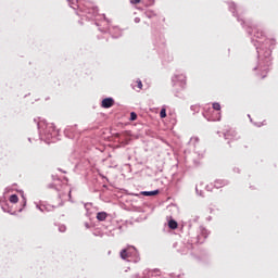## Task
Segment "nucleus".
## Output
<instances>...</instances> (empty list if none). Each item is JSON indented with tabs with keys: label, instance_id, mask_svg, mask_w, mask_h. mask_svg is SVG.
<instances>
[{
	"label": "nucleus",
	"instance_id": "1",
	"mask_svg": "<svg viewBox=\"0 0 278 278\" xmlns=\"http://www.w3.org/2000/svg\"><path fill=\"white\" fill-rule=\"evenodd\" d=\"M248 34L253 35L252 42H254V47H256V51L258 54V62L257 65L253 68V71H260L262 75V79L266 77V74L268 73V68L270 67V64H273V59L270 55H273V51L270 48H267L273 40L265 39L263 42L261 41L262 38H264V31H260V29L254 28V31L248 30Z\"/></svg>",
	"mask_w": 278,
	"mask_h": 278
},
{
	"label": "nucleus",
	"instance_id": "2",
	"mask_svg": "<svg viewBox=\"0 0 278 278\" xmlns=\"http://www.w3.org/2000/svg\"><path fill=\"white\" fill-rule=\"evenodd\" d=\"M67 3L73 10H77V8H79L80 12H84L87 18H96L99 16V9L93 7L90 2H87L83 9L79 7V4H77V1L75 0H67Z\"/></svg>",
	"mask_w": 278,
	"mask_h": 278
},
{
	"label": "nucleus",
	"instance_id": "3",
	"mask_svg": "<svg viewBox=\"0 0 278 278\" xmlns=\"http://www.w3.org/2000/svg\"><path fill=\"white\" fill-rule=\"evenodd\" d=\"M122 260H127L128 262L138 263L140 261V254L138 253V249L134 245H128L127 249L121 251Z\"/></svg>",
	"mask_w": 278,
	"mask_h": 278
},
{
	"label": "nucleus",
	"instance_id": "4",
	"mask_svg": "<svg viewBox=\"0 0 278 278\" xmlns=\"http://www.w3.org/2000/svg\"><path fill=\"white\" fill-rule=\"evenodd\" d=\"M43 134L47 140H53V138L58 136V129L55 128V124H47Z\"/></svg>",
	"mask_w": 278,
	"mask_h": 278
},
{
	"label": "nucleus",
	"instance_id": "5",
	"mask_svg": "<svg viewBox=\"0 0 278 278\" xmlns=\"http://www.w3.org/2000/svg\"><path fill=\"white\" fill-rule=\"evenodd\" d=\"M172 81L173 86H179L180 90L186 88V76L182 74L172 77Z\"/></svg>",
	"mask_w": 278,
	"mask_h": 278
},
{
	"label": "nucleus",
	"instance_id": "6",
	"mask_svg": "<svg viewBox=\"0 0 278 278\" xmlns=\"http://www.w3.org/2000/svg\"><path fill=\"white\" fill-rule=\"evenodd\" d=\"M225 140H238L240 138L236 129L230 128L224 132Z\"/></svg>",
	"mask_w": 278,
	"mask_h": 278
},
{
	"label": "nucleus",
	"instance_id": "7",
	"mask_svg": "<svg viewBox=\"0 0 278 278\" xmlns=\"http://www.w3.org/2000/svg\"><path fill=\"white\" fill-rule=\"evenodd\" d=\"M114 105V98H105L102 100L101 108H104V110H109V108H112Z\"/></svg>",
	"mask_w": 278,
	"mask_h": 278
},
{
	"label": "nucleus",
	"instance_id": "8",
	"mask_svg": "<svg viewBox=\"0 0 278 278\" xmlns=\"http://www.w3.org/2000/svg\"><path fill=\"white\" fill-rule=\"evenodd\" d=\"M37 207L40 212H53L55 210V206L51 204H37Z\"/></svg>",
	"mask_w": 278,
	"mask_h": 278
},
{
	"label": "nucleus",
	"instance_id": "9",
	"mask_svg": "<svg viewBox=\"0 0 278 278\" xmlns=\"http://www.w3.org/2000/svg\"><path fill=\"white\" fill-rule=\"evenodd\" d=\"M207 236H210V232L207 231V229L202 228L201 233L198 236V242L200 244H203V238L205 239V238H207Z\"/></svg>",
	"mask_w": 278,
	"mask_h": 278
},
{
	"label": "nucleus",
	"instance_id": "10",
	"mask_svg": "<svg viewBox=\"0 0 278 278\" xmlns=\"http://www.w3.org/2000/svg\"><path fill=\"white\" fill-rule=\"evenodd\" d=\"M229 185V181L225 180V179H217L215 180L214 182V187L215 188H225V186H228Z\"/></svg>",
	"mask_w": 278,
	"mask_h": 278
},
{
	"label": "nucleus",
	"instance_id": "11",
	"mask_svg": "<svg viewBox=\"0 0 278 278\" xmlns=\"http://www.w3.org/2000/svg\"><path fill=\"white\" fill-rule=\"evenodd\" d=\"M96 218L100 223H103V220H106V218H108V213L106 212H99V213H97Z\"/></svg>",
	"mask_w": 278,
	"mask_h": 278
},
{
	"label": "nucleus",
	"instance_id": "12",
	"mask_svg": "<svg viewBox=\"0 0 278 278\" xmlns=\"http://www.w3.org/2000/svg\"><path fill=\"white\" fill-rule=\"evenodd\" d=\"M141 194H143V197H155L156 194H160V190L143 191Z\"/></svg>",
	"mask_w": 278,
	"mask_h": 278
},
{
	"label": "nucleus",
	"instance_id": "13",
	"mask_svg": "<svg viewBox=\"0 0 278 278\" xmlns=\"http://www.w3.org/2000/svg\"><path fill=\"white\" fill-rule=\"evenodd\" d=\"M168 227H169V229H177V227H179V225L177 224V222L175 219H172L168 222Z\"/></svg>",
	"mask_w": 278,
	"mask_h": 278
},
{
	"label": "nucleus",
	"instance_id": "14",
	"mask_svg": "<svg viewBox=\"0 0 278 278\" xmlns=\"http://www.w3.org/2000/svg\"><path fill=\"white\" fill-rule=\"evenodd\" d=\"M146 273L148 275V278H160V275H157V274L155 275V273H157V271L147 270Z\"/></svg>",
	"mask_w": 278,
	"mask_h": 278
},
{
	"label": "nucleus",
	"instance_id": "15",
	"mask_svg": "<svg viewBox=\"0 0 278 278\" xmlns=\"http://www.w3.org/2000/svg\"><path fill=\"white\" fill-rule=\"evenodd\" d=\"M189 144L197 147V144H199V137H192L189 141Z\"/></svg>",
	"mask_w": 278,
	"mask_h": 278
},
{
	"label": "nucleus",
	"instance_id": "16",
	"mask_svg": "<svg viewBox=\"0 0 278 278\" xmlns=\"http://www.w3.org/2000/svg\"><path fill=\"white\" fill-rule=\"evenodd\" d=\"M10 203H18V195L12 194L9 198Z\"/></svg>",
	"mask_w": 278,
	"mask_h": 278
},
{
	"label": "nucleus",
	"instance_id": "17",
	"mask_svg": "<svg viewBox=\"0 0 278 278\" xmlns=\"http://www.w3.org/2000/svg\"><path fill=\"white\" fill-rule=\"evenodd\" d=\"M229 10L230 12H232L233 16H236V3L231 2L229 4Z\"/></svg>",
	"mask_w": 278,
	"mask_h": 278
},
{
	"label": "nucleus",
	"instance_id": "18",
	"mask_svg": "<svg viewBox=\"0 0 278 278\" xmlns=\"http://www.w3.org/2000/svg\"><path fill=\"white\" fill-rule=\"evenodd\" d=\"M213 110H215L216 112H220V103L218 102L213 103Z\"/></svg>",
	"mask_w": 278,
	"mask_h": 278
},
{
	"label": "nucleus",
	"instance_id": "19",
	"mask_svg": "<svg viewBox=\"0 0 278 278\" xmlns=\"http://www.w3.org/2000/svg\"><path fill=\"white\" fill-rule=\"evenodd\" d=\"M181 255L188 254V247L187 245H181Z\"/></svg>",
	"mask_w": 278,
	"mask_h": 278
},
{
	"label": "nucleus",
	"instance_id": "20",
	"mask_svg": "<svg viewBox=\"0 0 278 278\" xmlns=\"http://www.w3.org/2000/svg\"><path fill=\"white\" fill-rule=\"evenodd\" d=\"M161 118H166V109H162L160 112Z\"/></svg>",
	"mask_w": 278,
	"mask_h": 278
},
{
	"label": "nucleus",
	"instance_id": "21",
	"mask_svg": "<svg viewBox=\"0 0 278 278\" xmlns=\"http://www.w3.org/2000/svg\"><path fill=\"white\" fill-rule=\"evenodd\" d=\"M136 118H138V115L136 114V112H131L130 113V121H136Z\"/></svg>",
	"mask_w": 278,
	"mask_h": 278
},
{
	"label": "nucleus",
	"instance_id": "22",
	"mask_svg": "<svg viewBox=\"0 0 278 278\" xmlns=\"http://www.w3.org/2000/svg\"><path fill=\"white\" fill-rule=\"evenodd\" d=\"M59 231L61 233H64V231H66V226H64V225L59 226Z\"/></svg>",
	"mask_w": 278,
	"mask_h": 278
},
{
	"label": "nucleus",
	"instance_id": "23",
	"mask_svg": "<svg viewBox=\"0 0 278 278\" xmlns=\"http://www.w3.org/2000/svg\"><path fill=\"white\" fill-rule=\"evenodd\" d=\"M84 226L86 227V229H90L92 227L91 223L85 222Z\"/></svg>",
	"mask_w": 278,
	"mask_h": 278
},
{
	"label": "nucleus",
	"instance_id": "24",
	"mask_svg": "<svg viewBox=\"0 0 278 278\" xmlns=\"http://www.w3.org/2000/svg\"><path fill=\"white\" fill-rule=\"evenodd\" d=\"M137 86H138V88H139L140 90H142V80H138V81H137Z\"/></svg>",
	"mask_w": 278,
	"mask_h": 278
},
{
	"label": "nucleus",
	"instance_id": "25",
	"mask_svg": "<svg viewBox=\"0 0 278 278\" xmlns=\"http://www.w3.org/2000/svg\"><path fill=\"white\" fill-rule=\"evenodd\" d=\"M141 0H130V3H132V5H137V3H140Z\"/></svg>",
	"mask_w": 278,
	"mask_h": 278
},
{
	"label": "nucleus",
	"instance_id": "26",
	"mask_svg": "<svg viewBox=\"0 0 278 278\" xmlns=\"http://www.w3.org/2000/svg\"><path fill=\"white\" fill-rule=\"evenodd\" d=\"M195 192H197V194H199L200 197H203V191H200V192H199V188H195Z\"/></svg>",
	"mask_w": 278,
	"mask_h": 278
},
{
	"label": "nucleus",
	"instance_id": "27",
	"mask_svg": "<svg viewBox=\"0 0 278 278\" xmlns=\"http://www.w3.org/2000/svg\"><path fill=\"white\" fill-rule=\"evenodd\" d=\"M135 23H140V17H135Z\"/></svg>",
	"mask_w": 278,
	"mask_h": 278
},
{
	"label": "nucleus",
	"instance_id": "28",
	"mask_svg": "<svg viewBox=\"0 0 278 278\" xmlns=\"http://www.w3.org/2000/svg\"><path fill=\"white\" fill-rule=\"evenodd\" d=\"M64 198V193H59V199H63Z\"/></svg>",
	"mask_w": 278,
	"mask_h": 278
},
{
	"label": "nucleus",
	"instance_id": "29",
	"mask_svg": "<svg viewBox=\"0 0 278 278\" xmlns=\"http://www.w3.org/2000/svg\"><path fill=\"white\" fill-rule=\"evenodd\" d=\"M48 188H54L53 184L48 185Z\"/></svg>",
	"mask_w": 278,
	"mask_h": 278
},
{
	"label": "nucleus",
	"instance_id": "30",
	"mask_svg": "<svg viewBox=\"0 0 278 278\" xmlns=\"http://www.w3.org/2000/svg\"><path fill=\"white\" fill-rule=\"evenodd\" d=\"M147 16H148L149 18H151V14H149V12L147 13Z\"/></svg>",
	"mask_w": 278,
	"mask_h": 278
},
{
	"label": "nucleus",
	"instance_id": "31",
	"mask_svg": "<svg viewBox=\"0 0 278 278\" xmlns=\"http://www.w3.org/2000/svg\"><path fill=\"white\" fill-rule=\"evenodd\" d=\"M213 121H220V117L214 118Z\"/></svg>",
	"mask_w": 278,
	"mask_h": 278
},
{
	"label": "nucleus",
	"instance_id": "32",
	"mask_svg": "<svg viewBox=\"0 0 278 278\" xmlns=\"http://www.w3.org/2000/svg\"><path fill=\"white\" fill-rule=\"evenodd\" d=\"M68 198L71 199V189L68 190Z\"/></svg>",
	"mask_w": 278,
	"mask_h": 278
},
{
	"label": "nucleus",
	"instance_id": "33",
	"mask_svg": "<svg viewBox=\"0 0 278 278\" xmlns=\"http://www.w3.org/2000/svg\"><path fill=\"white\" fill-rule=\"evenodd\" d=\"M24 205H27V200L24 199Z\"/></svg>",
	"mask_w": 278,
	"mask_h": 278
},
{
	"label": "nucleus",
	"instance_id": "34",
	"mask_svg": "<svg viewBox=\"0 0 278 278\" xmlns=\"http://www.w3.org/2000/svg\"><path fill=\"white\" fill-rule=\"evenodd\" d=\"M206 190H208V191H210V190H212V189H210V186H206Z\"/></svg>",
	"mask_w": 278,
	"mask_h": 278
}]
</instances>
